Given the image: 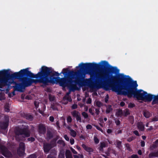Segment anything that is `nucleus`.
<instances>
[{"instance_id": "nucleus-50", "label": "nucleus", "mask_w": 158, "mask_h": 158, "mask_svg": "<svg viewBox=\"0 0 158 158\" xmlns=\"http://www.w3.org/2000/svg\"><path fill=\"white\" fill-rule=\"evenodd\" d=\"M125 104V103L123 102H122L120 103V105L121 106H123Z\"/></svg>"}, {"instance_id": "nucleus-30", "label": "nucleus", "mask_w": 158, "mask_h": 158, "mask_svg": "<svg viewBox=\"0 0 158 158\" xmlns=\"http://www.w3.org/2000/svg\"><path fill=\"white\" fill-rule=\"evenodd\" d=\"M72 119L69 116L67 118V121L68 122H70L71 121Z\"/></svg>"}, {"instance_id": "nucleus-59", "label": "nucleus", "mask_w": 158, "mask_h": 158, "mask_svg": "<svg viewBox=\"0 0 158 158\" xmlns=\"http://www.w3.org/2000/svg\"><path fill=\"white\" fill-rule=\"evenodd\" d=\"M142 138L143 139H146V137L145 136H143Z\"/></svg>"}, {"instance_id": "nucleus-23", "label": "nucleus", "mask_w": 158, "mask_h": 158, "mask_svg": "<svg viewBox=\"0 0 158 158\" xmlns=\"http://www.w3.org/2000/svg\"><path fill=\"white\" fill-rule=\"evenodd\" d=\"M94 140L95 143H98L99 142V139L96 136L94 137Z\"/></svg>"}, {"instance_id": "nucleus-53", "label": "nucleus", "mask_w": 158, "mask_h": 158, "mask_svg": "<svg viewBox=\"0 0 158 158\" xmlns=\"http://www.w3.org/2000/svg\"><path fill=\"white\" fill-rule=\"evenodd\" d=\"M102 119H100L99 120H100V125L101 126H102V124L101 123H102Z\"/></svg>"}, {"instance_id": "nucleus-8", "label": "nucleus", "mask_w": 158, "mask_h": 158, "mask_svg": "<svg viewBox=\"0 0 158 158\" xmlns=\"http://www.w3.org/2000/svg\"><path fill=\"white\" fill-rule=\"evenodd\" d=\"M155 96H153L151 94H148L147 93L145 97H144V100H145L148 101H150L153 98H154L156 100H157L155 98Z\"/></svg>"}, {"instance_id": "nucleus-52", "label": "nucleus", "mask_w": 158, "mask_h": 158, "mask_svg": "<svg viewBox=\"0 0 158 158\" xmlns=\"http://www.w3.org/2000/svg\"><path fill=\"white\" fill-rule=\"evenodd\" d=\"M114 69L116 70V72L118 73L119 72V70L117 68H114Z\"/></svg>"}, {"instance_id": "nucleus-14", "label": "nucleus", "mask_w": 158, "mask_h": 158, "mask_svg": "<svg viewBox=\"0 0 158 158\" xmlns=\"http://www.w3.org/2000/svg\"><path fill=\"white\" fill-rule=\"evenodd\" d=\"M66 158H72L70 152L69 150H67L66 152Z\"/></svg>"}, {"instance_id": "nucleus-41", "label": "nucleus", "mask_w": 158, "mask_h": 158, "mask_svg": "<svg viewBox=\"0 0 158 158\" xmlns=\"http://www.w3.org/2000/svg\"><path fill=\"white\" fill-rule=\"evenodd\" d=\"M134 106V104H131V103L129 105V107H133Z\"/></svg>"}, {"instance_id": "nucleus-5", "label": "nucleus", "mask_w": 158, "mask_h": 158, "mask_svg": "<svg viewBox=\"0 0 158 158\" xmlns=\"http://www.w3.org/2000/svg\"><path fill=\"white\" fill-rule=\"evenodd\" d=\"M16 134L17 135H20V136H22L24 137H27L30 135L29 131L27 127L21 129L19 131L16 132Z\"/></svg>"}, {"instance_id": "nucleus-2", "label": "nucleus", "mask_w": 158, "mask_h": 158, "mask_svg": "<svg viewBox=\"0 0 158 158\" xmlns=\"http://www.w3.org/2000/svg\"><path fill=\"white\" fill-rule=\"evenodd\" d=\"M6 72L7 71L5 70L0 71V77H1L0 79V88L9 84L8 83L9 80L5 77Z\"/></svg>"}, {"instance_id": "nucleus-46", "label": "nucleus", "mask_w": 158, "mask_h": 158, "mask_svg": "<svg viewBox=\"0 0 158 158\" xmlns=\"http://www.w3.org/2000/svg\"><path fill=\"white\" fill-rule=\"evenodd\" d=\"M91 102V100L90 98H89L87 101V103H90Z\"/></svg>"}, {"instance_id": "nucleus-24", "label": "nucleus", "mask_w": 158, "mask_h": 158, "mask_svg": "<svg viewBox=\"0 0 158 158\" xmlns=\"http://www.w3.org/2000/svg\"><path fill=\"white\" fill-rule=\"evenodd\" d=\"M64 152H60L59 155V158H64Z\"/></svg>"}, {"instance_id": "nucleus-39", "label": "nucleus", "mask_w": 158, "mask_h": 158, "mask_svg": "<svg viewBox=\"0 0 158 158\" xmlns=\"http://www.w3.org/2000/svg\"><path fill=\"white\" fill-rule=\"evenodd\" d=\"M141 145L142 147H143L145 145V143L144 141H142L141 142Z\"/></svg>"}, {"instance_id": "nucleus-9", "label": "nucleus", "mask_w": 158, "mask_h": 158, "mask_svg": "<svg viewBox=\"0 0 158 158\" xmlns=\"http://www.w3.org/2000/svg\"><path fill=\"white\" fill-rule=\"evenodd\" d=\"M72 114L73 116L76 118V119L77 121H79L80 122L81 121L80 114L77 112L74 111L72 112Z\"/></svg>"}, {"instance_id": "nucleus-49", "label": "nucleus", "mask_w": 158, "mask_h": 158, "mask_svg": "<svg viewBox=\"0 0 158 158\" xmlns=\"http://www.w3.org/2000/svg\"><path fill=\"white\" fill-rule=\"evenodd\" d=\"M111 130L110 129H108L107 130V132L108 133H111Z\"/></svg>"}, {"instance_id": "nucleus-10", "label": "nucleus", "mask_w": 158, "mask_h": 158, "mask_svg": "<svg viewBox=\"0 0 158 158\" xmlns=\"http://www.w3.org/2000/svg\"><path fill=\"white\" fill-rule=\"evenodd\" d=\"M32 82V81L31 79H26L24 81L23 85L25 86H27L30 85Z\"/></svg>"}, {"instance_id": "nucleus-18", "label": "nucleus", "mask_w": 158, "mask_h": 158, "mask_svg": "<svg viewBox=\"0 0 158 158\" xmlns=\"http://www.w3.org/2000/svg\"><path fill=\"white\" fill-rule=\"evenodd\" d=\"M7 124L6 123H4L1 124V127L2 129H6L7 127Z\"/></svg>"}, {"instance_id": "nucleus-28", "label": "nucleus", "mask_w": 158, "mask_h": 158, "mask_svg": "<svg viewBox=\"0 0 158 158\" xmlns=\"http://www.w3.org/2000/svg\"><path fill=\"white\" fill-rule=\"evenodd\" d=\"M36 156L35 155H30L27 158H36Z\"/></svg>"}, {"instance_id": "nucleus-55", "label": "nucleus", "mask_w": 158, "mask_h": 158, "mask_svg": "<svg viewBox=\"0 0 158 158\" xmlns=\"http://www.w3.org/2000/svg\"><path fill=\"white\" fill-rule=\"evenodd\" d=\"M138 153L139 155H141L142 154L141 151V150H139L138 152Z\"/></svg>"}, {"instance_id": "nucleus-1", "label": "nucleus", "mask_w": 158, "mask_h": 158, "mask_svg": "<svg viewBox=\"0 0 158 158\" xmlns=\"http://www.w3.org/2000/svg\"><path fill=\"white\" fill-rule=\"evenodd\" d=\"M118 78L124 81V83L122 87H113V91L118 94L126 95L129 97L133 96L138 100H144L147 92L141 89L136 90V88L138 86L136 81H133L129 76L123 74H119Z\"/></svg>"}, {"instance_id": "nucleus-21", "label": "nucleus", "mask_w": 158, "mask_h": 158, "mask_svg": "<svg viewBox=\"0 0 158 158\" xmlns=\"http://www.w3.org/2000/svg\"><path fill=\"white\" fill-rule=\"evenodd\" d=\"M123 114L122 111L121 110H119L117 112L116 114L118 116L122 114L123 115Z\"/></svg>"}, {"instance_id": "nucleus-48", "label": "nucleus", "mask_w": 158, "mask_h": 158, "mask_svg": "<svg viewBox=\"0 0 158 158\" xmlns=\"http://www.w3.org/2000/svg\"><path fill=\"white\" fill-rule=\"evenodd\" d=\"M97 106H100L101 103L99 102H97Z\"/></svg>"}, {"instance_id": "nucleus-62", "label": "nucleus", "mask_w": 158, "mask_h": 158, "mask_svg": "<svg viewBox=\"0 0 158 158\" xmlns=\"http://www.w3.org/2000/svg\"><path fill=\"white\" fill-rule=\"evenodd\" d=\"M53 98H54L53 97V99H52V98H51V97H50V98H49V99H50V100H53Z\"/></svg>"}, {"instance_id": "nucleus-45", "label": "nucleus", "mask_w": 158, "mask_h": 158, "mask_svg": "<svg viewBox=\"0 0 158 158\" xmlns=\"http://www.w3.org/2000/svg\"><path fill=\"white\" fill-rule=\"evenodd\" d=\"M115 123L117 125H119L120 124V121L118 120L115 121Z\"/></svg>"}, {"instance_id": "nucleus-47", "label": "nucleus", "mask_w": 158, "mask_h": 158, "mask_svg": "<svg viewBox=\"0 0 158 158\" xmlns=\"http://www.w3.org/2000/svg\"><path fill=\"white\" fill-rule=\"evenodd\" d=\"M77 107V105H74L72 106V108L73 109H75Z\"/></svg>"}, {"instance_id": "nucleus-29", "label": "nucleus", "mask_w": 158, "mask_h": 158, "mask_svg": "<svg viewBox=\"0 0 158 158\" xmlns=\"http://www.w3.org/2000/svg\"><path fill=\"white\" fill-rule=\"evenodd\" d=\"M105 146V144L104 143H101L100 147L101 148H102Z\"/></svg>"}, {"instance_id": "nucleus-12", "label": "nucleus", "mask_w": 158, "mask_h": 158, "mask_svg": "<svg viewBox=\"0 0 158 158\" xmlns=\"http://www.w3.org/2000/svg\"><path fill=\"white\" fill-rule=\"evenodd\" d=\"M82 147L83 148L87 151L90 152H92V149L89 147H87L85 145L83 144L82 145Z\"/></svg>"}, {"instance_id": "nucleus-25", "label": "nucleus", "mask_w": 158, "mask_h": 158, "mask_svg": "<svg viewBox=\"0 0 158 158\" xmlns=\"http://www.w3.org/2000/svg\"><path fill=\"white\" fill-rule=\"evenodd\" d=\"M112 109L111 108V106H108L106 110V112L107 113H108L110 112V111Z\"/></svg>"}, {"instance_id": "nucleus-33", "label": "nucleus", "mask_w": 158, "mask_h": 158, "mask_svg": "<svg viewBox=\"0 0 158 158\" xmlns=\"http://www.w3.org/2000/svg\"><path fill=\"white\" fill-rule=\"evenodd\" d=\"M86 128L87 129H91L92 128V126L90 125H88L86 126Z\"/></svg>"}, {"instance_id": "nucleus-36", "label": "nucleus", "mask_w": 158, "mask_h": 158, "mask_svg": "<svg viewBox=\"0 0 158 158\" xmlns=\"http://www.w3.org/2000/svg\"><path fill=\"white\" fill-rule=\"evenodd\" d=\"M158 120V117H156L152 119V121H156Z\"/></svg>"}, {"instance_id": "nucleus-7", "label": "nucleus", "mask_w": 158, "mask_h": 158, "mask_svg": "<svg viewBox=\"0 0 158 158\" xmlns=\"http://www.w3.org/2000/svg\"><path fill=\"white\" fill-rule=\"evenodd\" d=\"M27 69H25L21 70L19 72L15 73L13 74V76L15 77H20L23 74H27Z\"/></svg>"}, {"instance_id": "nucleus-3", "label": "nucleus", "mask_w": 158, "mask_h": 158, "mask_svg": "<svg viewBox=\"0 0 158 158\" xmlns=\"http://www.w3.org/2000/svg\"><path fill=\"white\" fill-rule=\"evenodd\" d=\"M50 69L47 67L43 66L42 67L40 71L35 76L36 78L42 77L43 76H46L49 74Z\"/></svg>"}, {"instance_id": "nucleus-4", "label": "nucleus", "mask_w": 158, "mask_h": 158, "mask_svg": "<svg viewBox=\"0 0 158 158\" xmlns=\"http://www.w3.org/2000/svg\"><path fill=\"white\" fill-rule=\"evenodd\" d=\"M50 82L53 83H58L60 86H64L65 84L64 82V78H60L59 77H53V78H51Z\"/></svg>"}, {"instance_id": "nucleus-16", "label": "nucleus", "mask_w": 158, "mask_h": 158, "mask_svg": "<svg viewBox=\"0 0 158 158\" xmlns=\"http://www.w3.org/2000/svg\"><path fill=\"white\" fill-rule=\"evenodd\" d=\"M69 94H67L64 98L63 100H66L67 101H71V99L69 96Z\"/></svg>"}, {"instance_id": "nucleus-56", "label": "nucleus", "mask_w": 158, "mask_h": 158, "mask_svg": "<svg viewBox=\"0 0 158 158\" xmlns=\"http://www.w3.org/2000/svg\"><path fill=\"white\" fill-rule=\"evenodd\" d=\"M77 149L78 150H80V147H79V146H77Z\"/></svg>"}, {"instance_id": "nucleus-15", "label": "nucleus", "mask_w": 158, "mask_h": 158, "mask_svg": "<svg viewBox=\"0 0 158 158\" xmlns=\"http://www.w3.org/2000/svg\"><path fill=\"white\" fill-rule=\"evenodd\" d=\"M89 64H83L82 63H81L79 64L78 66L77 67H79L80 69H83L86 66H87V65Z\"/></svg>"}, {"instance_id": "nucleus-13", "label": "nucleus", "mask_w": 158, "mask_h": 158, "mask_svg": "<svg viewBox=\"0 0 158 158\" xmlns=\"http://www.w3.org/2000/svg\"><path fill=\"white\" fill-rule=\"evenodd\" d=\"M1 149L2 150V154L4 156H6V153L7 152L6 148L4 147H2L1 148Z\"/></svg>"}, {"instance_id": "nucleus-54", "label": "nucleus", "mask_w": 158, "mask_h": 158, "mask_svg": "<svg viewBox=\"0 0 158 158\" xmlns=\"http://www.w3.org/2000/svg\"><path fill=\"white\" fill-rule=\"evenodd\" d=\"M101 63H102V64H103V63H106V64H108V62L106 61H102L101 62Z\"/></svg>"}, {"instance_id": "nucleus-11", "label": "nucleus", "mask_w": 158, "mask_h": 158, "mask_svg": "<svg viewBox=\"0 0 158 158\" xmlns=\"http://www.w3.org/2000/svg\"><path fill=\"white\" fill-rule=\"evenodd\" d=\"M51 146L49 144H45L44 145V151L45 152H48L49 149L51 148Z\"/></svg>"}, {"instance_id": "nucleus-51", "label": "nucleus", "mask_w": 158, "mask_h": 158, "mask_svg": "<svg viewBox=\"0 0 158 158\" xmlns=\"http://www.w3.org/2000/svg\"><path fill=\"white\" fill-rule=\"evenodd\" d=\"M134 134L136 135H138V133L137 131H134Z\"/></svg>"}, {"instance_id": "nucleus-20", "label": "nucleus", "mask_w": 158, "mask_h": 158, "mask_svg": "<svg viewBox=\"0 0 158 158\" xmlns=\"http://www.w3.org/2000/svg\"><path fill=\"white\" fill-rule=\"evenodd\" d=\"M70 134L71 135H72L73 137H75L76 136V132L73 130H70Z\"/></svg>"}, {"instance_id": "nucleus-38", "label": "nucleus", "mask_w": 158, "mask_h": 158, "mask_svg": "<svg viewBox=\"0 0 158 158\" xmlns=\"http://www.w3.org/2000/svg\"><path fill=\"white\" fill-rule=\"evenodd\" d=\"M134 139V138L133 137H131L130 138L128 139V141H131L132 140Z\"/></svg>"}, {"instance_id": "nucleus-43", "label": "nucleus", "mask_w": 158, "mask_h": 158, "mask_svg": "<svg viewBox=\"0 0 158 158\" xmlns=\"http://www.w3.org/2000/svg\"><path fill=\"white\" fill-rule=\"evenodd\" d=\"M54 120V118L53 117H50V120L51 121H53Z\"/></svg>"}, {"instance_id": "nucleus-61", "label": "nucleus", "mask_w": 158, "mask_h": 158, "mask_svg": "<svg viewBox=\"0 0 158 158\" xmlns=\"http://www.w3.org/2000/svg\"><path fill=\"white\" fill-rule=\"evenodd\" d=\"M52 108L53 109V110H55L56 109L54 107H53V106H52Z\"/></svg>"}, {"instance_id": "nucleus-37", "label": "nucleus", "mask_w": 158, "mask_h": 158, "mask_svg": "<svg viewBox=\"0 0 158 158\" xmlns=\"http://www.w3.org/2000/svg\"><path fill=\"white\" fill-rule=\"evenodd\" d=\"M96 128H97L98 130H99V131H102V132H103V131L102 130V129H101L99 127H98V126H96Z\"/></svg>"}, {"instance_id": "nucleus-58", "label": "nucleus", "mask_w": 158, "mask_h": 158, "mask_svg": "<svg viewBox=\"0 0 158 158\" xmlns=\"http://www.w3.org/2000/svg\"><path fill=\"white\" fill-rule=\"evenodd\" d=\"M55 74H56V75L57 76H58L59 75V74L56 72L55 73Z\"/></svg>"}, {"instance_id": "nucleus-63", "label": "nucleus", "mask_w": 158, "mask_h": 158, "mask_svg": "<svg viewBox=\"0 0 158 158\" xmlns=\"http://www.w3.org/2000/svg\"><path fill=\"white\" fill-rule=\"evenodd\" d=\"M156 144H158V139L156 141Z\"/></svg>"}, {"instance_id": "nucleus-32", "label": "nucleus", "mask_w": 158, "mask_h": 158, "mask_svg": "<svg viewBox=\"0 0 158 158\" xmlns=\"http://www.w3.org/2000/svg\"><path fill=\"white\" fill-rule=\"evenodd\" d=\"M71 150L72 152L74 153V154H76L77 153V152L75 151V150L73 149L72 148H71Z\"/></svg>"}, {"instance_id": "nucleus-35", "label": "nucleus", "mask_w": 158, "mask_h": 158, "mask_svg": "<svg viewBox=\"0 0 158 158\" xmlns=\"http://www.w3.org/2000/svg\"><path fill=\"white\" fill-rule=\"evenodd\" d=\"M74 140L73 139H71L70 140V142L72 144H73L74 143Z\"/></svg>"}, {"instance_id": "nucleus-17", "label": "nucleus", "mask_w": 158, "mask_h": 158, "mask_svg": "<svg viewBox=\"0 0 158 158\" xmlns=\"http://www.w3.org/2000/svg\"><path fill=\"white\" fill-rule=\"evenodd\" d=\"M138 127L139 129H140L141 131H143L144 129V126L143 125L142 123H139L138 125Z\"/></svg>"}, {"instance_id": "nucleus-42", "label": "nucleus", "mask_w": 158, "mask_h": 158, "mask_svg": "<svg viewBox=\"0 0 158 158\" xmlns=\"http://www.w3.org/2000/svg\"><path fill=\"white\" fill-rule=\"evenodd\" d=\"M132 157L133 158H138V157L137 155H133L132 156Z\"/></svg>"}, {"instance_id": "nucleus-40", "label": "nucleus", "mask_w": 158, "mask_h": 158, "mask_svg": "<svg viewBox=\"0 0 158 158\" xmlns=\"http://www.w3.org/2000/svg\"><path fill=\"white\" fill-rule=\"evenodd\" d=\"M66 69H64L63 70V71H62L61 72V73H62L63 74H64V73H65L66 72Z\"/></svg>"}, {"instance_id": "nucleus-6", "label": "nucleus", "mask_w": 158, "mask_h": 158, "mask_svg": "<svg viewBox=\"0 0 158 158\" xmlns=\"http://www.w3.org/2000/svg\"><path fill=\"white\" fill-rule=\"evenodd\" d=\"M25 149V145L23 143H21L19 144V146L17 150V153L20 156H22L25 155L24 151Z\"/></svg>"}, {"instance_id": "nucleus-44", "label": "nucleus", "mask_w": 158, "mask_h": 158, "mask_svg": "<svg viewBox=\"0 0 158 158\" xmlns=\"http://www.w3.org/2000/svg\"><path fill=\"white\" fill-rule=\"evenodd\" d=\"M120 144H121V143L120 142H119V141L117 142V145L118 147H119Z\"/></svg>"}, {"instance_id": "nucleus-34", "label": "nucleus", "mask_w": 158, "mask_h": 158, "mask_svg": "<svg viewBox=\"0 0 158 158\" xmlns=\"http://www.w3.org/2000/svg\"><path fill=\"white\" fill-rule=\"evenodd\" d=\"M64 138L67 141H69V138L66 135H64Z\"/></svg>"}, {"instance_id": "nucleus-57", "label": "nucleus", "mask_w": 158, "mask_h": 158, "mask_svg": "<svg viewBox=\"0 0 158 158\" xmlns=\"http://www.w3.org/2000/svg\"><path fill=\"white\" fill-rule=\"evenodd\" d=\"M74 158H78V157L77 155H74Z\"/></svg>"}, {"instance_id": "nucleus-27", "label": "nucleus", "mask_w": 158, "mask_h": 158, "mask_svg": "<svg viewBox=\"0 0 158 158\" xmlns=\"http://www.w3.org/2000/svg\"><path fill=\"white\" fill-rule=\"evenodd\" d=\"M82 115L85 118H86L88 117V115L85 112H83L82 113Z\"/></svg>"}, {"instance_id": "nucleus-19", "label": "nucleus", "mask_w": 158, "mask_h": 158, "mask_svg": "<svg viewBox=\"0 0 158 158\" xmlns=\"http://www.w3.org/2000/svg\"><path fill=\"white\" fill-rule=\"evenodd\" d=\"M151 115L150 113L148 111H146L144 112V116L147 118L149 117Z\"/></svg>"}, {"instance_id": "nucleus-26", "label": "nucleus", "mask_w": 158, "mask_h": 158, "mask_svg": "<svg viewBox=\"0 0 158 158\" xmlns=\"http://www.w3.org/2000/svg\"><path fill=\"white\" fill-rule=\"evenodd\" d=\"M35 140V139L33 137H31L28 139V140L29 141L33 142Z\"/></svg>"}, {"instance_id": "nucleus-31", "label": "nucleus", "mask_w": 158, "mask_h": 158, "mask_svg": "<svg viewBox=\"0 0 158 158\" xmlns=\"http://www.w3.org/2000/svg\"><path fill=\"white\" fill-rule=\"evenodd\" d=\"M39 129H40V132H41V130H43V131H44L45 130V128L43 126H42V127H40L39 128Z\"/></svg>"}, {"instance_id": "nucleus-60", "label": "nucleus", "mask_w": 158, "mask_h": 158, "mask_svg": "<svg viewBox=\"0 0 158 158\" xmlns=\"http://www.w3.org/2000/svg\"><path fill=\"white\" fill-rule=\"evenodd\" d=\"M155 98L158 100V95L155 96Z\"/></svg>"}, {"instance_id": "nucleus-22", "label": "nucleus", "mask_w": 158, "mask_h": 158, "mask_svg": "<svg viewBox=\"0 0 158 158\" xmlns=\"http://www.w3.org/2000/svg\"><path fill=\"white\" fill-rule=\"evenodd\" d=\"M129 114V111L128 110L126 109L124 112V113L123 114V115L124 116H126L127 115Z\"/></svg>"}, {"instance_id": "nucleus-64", "label": "nucleus", "mask_w": 158, "mask_h": 158, "mask_svg": "<svg viewBox=\"0 0 158 158\" xmlns=\"http://www.w3.org/2000/svg\"><path fill=\"white\" fill-rule=\"evenodd\" d=\"M107 118H104V120L105 121H106L107 120Z\"/></svg>"}]
</instances>
